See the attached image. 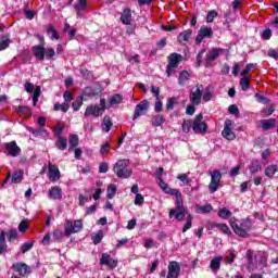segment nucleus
<instances>
[{
  "mask_svg": "<svg viewBox=\"0 0 278 278\" xmlns=\"http://www.w3.org/2000/svg\"><path fill=\"white\" fill-rule=\"evenodd\" d=\"M170 197H176V206L169 211V218H176L178 223L185 220L188 208L184 205V195L179 189H174Z\"/></svg>",
  "mask_w": 278,
  "mask_h": 278,
  "instance_id": "1",
  "label": "nucleus"
},
{
  "mask_svg": "<svg viewBox=\"0 0 278 278\" xmlns=\"http://www.w3.org/2000/svg\"><path fill=\"white\" fill-rule=\"evenodd\" d=\"M229 225L235 231L236 236H239V238H249V231H251L253 227V223L251 222V218H242L239 223L238 219H230Z\"/></svg>",
  "mask_w": 278,
  "mask_h": 278,
  "instance_id": "2",
  "label": "nucleus"
},
{
  "mask_svg": "<svg viewBox=\"0 0 278 278\" xmlns=\"http://www.w3.org/2000/svg\"><path fill=\"white\" fill-rule=\"evenodd\" d=\"M129 167V160H119L113 166V172L119 179H129V176L132 175Z\"/></svg>",
  "mask_w": 278,
  "mask_h": 278,
  "instance_id": "3",
  "label": "nucleus"
},
{
  "mask_svg": "<svg viewBox=\"0 0 278 278\" xmlns=\"http://www.w3.org/2000/svg\"><path fill=\"white\" fill-rule=\"evenodd\" d=\"M81 229H84V223L81 222V219H76L74 222L65 220L64 236L66 238H71L73 233H79Z\"/></svg>",
  "mask_w": 278,
  "mask_h": 278,
  "instance_id": "4",
  "label": "nucleus"
},
{
  "mask_svg": "<svg viewBox=\"0 0 278 278\" xmlns=\"http://www.w3.org/2000/svg\"><path fill=\"white\" fill-rule=\"evenodd\" d=\"M207 123L203 121V113H199L198 115H195L192 122L193 134L203 136L204 134H207Z\"/></svg>",
  "mask_w": 278,
  "mask_h": 278,
  "instance_id": "5",
  "label": "nucleus"
},
{
  "mask_svg": "<svg viewBox=\"0 0 278 278\" xmlns=\"http://www.w3.org/2000/svg\"><path fill=\"white\" fill-rule=\"evenodd\" d=\"M211 175V182L208 185V191L211 194H214V192H217L220 188V179H223V174L218 169H214L213 172H210Z\"/></svg>",
  "mask_w": 278,
  "mask_h": 278,
  "instance_id": "6",
  "label": "nucleus"
},
{
  "mask_svg": "<svg viewBox=\"0 0 278 278\" xmlns=\"http://www.w3.org/2000/svg\"><path fill=\"white\" fill-rule=\"evenodd\" d=\"M220 53H223V48H212L205 55V68H212V66H214L215 60L220 58Z\"/></svg>",
  "mask_w": 278,
  "mask_h": 278,
  "instance_id": "7",
  "label": "nucleus"
},
{
  "mask_svg": "<svg viewBox=\"0 0 278 278\" xmlns=\"http://www.w3.org/2000/svg\"><path fill=\"white\" fill-rule=\"evenodd\" d=\"M201 99H203V85H195L189 93V101L193 105H201Z\"/></svg>",
  "mask_w": 278,
  "mask_h": 278,
  "instance_id": "8",
  "label": "nucleus"
},
{
  "mask_svg": "<svg viewBox=\"0 0 278 278\" xmlns=\"http://www.w3.org/2000/svg\"><path fill=\"white\" fill-rule=\"evenodd\" d=\"M150 103L148 100H142L139 104L136 105L135 112L132 115V121L136 118H140V116H144L147 112H149Z\"/></svg>",
  "mask_w": 278,
  "mask_h": 278,
  "instance_id": "9",
  "label": "nucleus"
},
{
  "mask_svg": "<svg viewBox=\"0 0 278 278\" xmlns=\"http://www.w3.org/2000/svg\"><path fill=\"white\" fill-rule=\"evenodd\" d=\"M213 36H214V30L212 29V27L201 26L195 37V45H201L204 38H212Z\"/></svg>",
  "mask_w": 278,
  "mask_h": 278,
  "instance_id": "10",
  "label": "nucleus"
},
{
  "mask_svg": "<svg viewBox=\"0 0 278 278\" xmlns=\"http://www.w3.org/2000/svg\"><path fill=\"white\" fill-rule=\"evenodd\" d=\"M13 273H17L20 277H27L31 274V268L25 263H15L12 265Z\"/></svg>",
  "mask_w": 278,
  "mask_h": 278,
  "instance_id": "11",
  "label": "nucleus"
},
{
  "mask_svg": "<svg viewBox=\"0 0 278 278\" xmlns=\"http://www.w3.org/2000/svg\"><path fill=\"white\" fill-rule=\"evenodd\" d=\"M223 138L226 140H233L236 138V132H233V125L231 119H226L224 125V130L222 131Z\"/></svg>",
  "mask_w": 278,
  "mask_h": 278,
  "instance_id": "12",
  "label": "nucleus"
},
{
  "mask_svg": "<svg viewBox=\"0 0 278 278\" xmlns=\"http://www.w3.org/2000/svg\"><path fill=\"white\" fill-rule=\"evenodd\" d=\"M60 168L58 165L49 163L48 164V179L52 182L60 181Z\"/></svg>",
  "mask_w": 278,
  "mask_h": 278,
  "instance_id": "13",
  "label": "nucleus"
},
{
  "mask_svg": "<svg viewBox=\"0 0 278 278\" xmlns=\"http://www.w3.org/2000/svg\"><path fill=\"white\" fill-rule=\"evenodd\" d=\"M5 153L11 157H18L21 155V148L16 144V141L5 143Z\"/></svg>",
  "mask_w": 278,
  "mask_h": 278,
  "instance_id": "14",
  "label": "nucleus"
},
{
  "mask_svg": "<svg viewBox=\"0 0 278 278\" xmlns=\"http://www.w3.org/2000/svg\"><path fill=\"white\" fill-rule=\"evenodd\" d=\"M85 116L88 118V116H94V118H99V116H103V111L100 110L99 104H89L86 108Z\"/></svg>",
  "mask_w": 278,
  "mask_h": 278,
  "instance_id": "15",
  "label": "nucleus"
},
{
  "mask_svg": "<svg viewBox=\"0 0 278 278\" xmlns=\"http://www.w3.org/2000/svg\"><path fill=\"white\" fill-rule=\"evenodd\" d=\"M48 198L52 201H62V187L54 186L48 190Z\"/></svg>",
  "mask_w": 278,
  "mask_h": 278,
  "instance_id": "16",
  "label": "nucleus"
},
{
  "mask_svg": "<svg viewBox=\"0 0 278 278\" xmlns=\"http://www.w3.org/2000/svg\"><path fill=\"white\" fill-rule=\"evenodd\" d=\"M100 264L104 266H109V268H116L118 266V261L112 258L110 254H102V257L100 260Z\"/></svg>",
  "mask_w": 278,
  "mask_h": 278,
  "instance_id": "17",
  "label": "nucleus"
},
{
  "mask_svg": "<svg viewBox=\"0 0 278 278\" xmlns=\"http://www.w3.org/2000/svg\"><path fill=\"white\" fill-rule=\"evenodd\" d=\"M33 55L39 62H45V54L47 53V48L43 46H34L33 48Z\"/></svg>",
  "mask_w": 278,
  "mask_h": 278,
  "instance_id": "18",
  "label": "nucleus"
},
{
  "mask_svg": "<svg viewBox=\"0 0 278 278\" xmlns=\"http://www.w3.org/2000/svg\"><path fill=\"white\" fill-rule=\"evenodd\" d=\"M179 273H181V266H179V263L177 261H173L168 265V274L167 277H179Z\"/></svg>",
  "mask_w": 278,
  "mask_h": 278,
  "instance_id": "19",
  "label": "nucleus"
},
{
  "mask_svg": "<svg viewBox=\"0 0 278 278\" xmlns=\"http://www.w3.org/2000/svg\"><path fill=\"white\" fill-rule=\"evenodd\" d=\"M222 262H223V256H215L211 260L210 269L212 270V273H214V275H216V273L220 270Z\"/></svg>",
  "mask_w": 278,
  "mask_h": 278,
  "instance_id": "20",
  "label": "nucleus"
},
{
  "mask_svg": "<svg viewBox=\"0 0 278 278\" xmlns=\"http://www.w3.org/2000/svg\"><path fill=\"white\" fill-rule=\"evenodd\" d=\"M119 21L123 23V25H131V9L125 8L119 17Z\"/></svg>",
  "mask_w": 278,
  "mask_h": 278,
  "instance_id": "21",
  "label": "nucleus"
},
{
  "mask_svg": "<svg viewBox=\"0 0 278 278\" xmlns=\"http://www.w3.org/2000/svg\"><path fill=\"white\" fill-rule=\"evenodd\" d=\"M181 54L179 53H172L168 55V64L169 66H174V68H177L179 66V63L181 62Z\"/></svg>",
  "mask_w": 278,
  "mask_h": 278,
  "instance_id": "22",
  "label": "nucleus"
},
{
  "mask_svg": "<svg viewBox=\"0 0 278 278\" xmlns=\"http://www.w3.org/2000/svg\"><path fill=\"white\" fill-rule=\"evenodd\" d=\"M276 126H277V119H275V118L261 121V127H262V129H264V131H268V129H273Z\"/></svg>",
  "mask_w": 278,
  "mask_h": 278,
  "instance_id": "23",
  "label": "nucleus"
},
{
  "mask_svg": "<svg viewBox=\"0 0 278 278\" xmlns=\"http://www.w3.org/2000/svg\"><path fill=\"white\" fill-rule=\"evenodd\" d=\"M190 36H192V29H187L180 33L177 37V40L180 45H186L188 40H190Z\"/></svg>",
  "mask_w": 278,
  "mask_h": 278,
  "instance_id": "24",
  "label": "nucleus"
},
{
  "mask_svg": "<svg viewBox=\"0 0 278 278\" xmlns=\"http://www.w3.org/2000/svg\"><path fill=\"white\" fill-rule=\"evenodd\" d=\"M195 212L198 214H210V213L214 212V206H212V204H210V203H207L205 205H197Z\"/></svg>",
  "mask_w": 278,
  "mask_h": 278,
  "instance_id": "25",
  "label": "nucleus"
},
{
  "mask_svg": "<svg viewBox=\"0 0 278 278\" xmlns=\"http://www.w3.org/2000/svg\"><path fill=\"white\" fill-rule=\"evenodd\" d=\"M55 147L59 151H66L68 148V139H66V137H59L55 141Z\"/></svg>",
  "mask_w": 278,
  "mask_h": 278,
  "instance_id": "26",
  "label": "nucleus"
},
{
  "mask_svg": "<svg viewBox=\"0 0 278 278\" xmlns=\"http://www.w3.org/2000/svg\"><path fill=\"white\" fill-rule=\"evenodd\" d=\"M88 7V0H77V2L74 4V10L79 15L80 12H84L86 8Z\"/></svg>",
  "mask_w": 278,
  "mask_h": 278,
  "instance_id": "27",
  "label": "nucleus"
},
{
  "mask_svg": "<svg viewBox=\"0 0 278 278\" xmlns=\"http://www.w3.org/2000/svg\"><path fill=\"white\" fill-rule=\"evenodd\" d=\"M84 101H88V98H85L84 96H79L73 103L72 108L74 112H79L81 110V105H84Z\"/></svg>",
  "mask_w": 278,
  "mask_h": 278,
  "instance_id": "28",
  "label": "nucleus"
},
{
  "mask_svg": "<svg viewBox=\"0 0 278 278\" xmlns=\"http://www.w3.org/2000/svg\"><path fill=\"white\" fill-rule=\"evenodd\" d=\"M190 80V73L188 71H181L178 76V84L179 86H186Z\"/></svg>",
  "mask_w": 278,
  "mask_h": 278,
  "instance_id": "29",
  "label": "nucleus"
},
{
  "mask_svg": "<svg viewBox=\"0 0 278 278\" xmlns=\"http://www.w3.org/2000/svg\"><path fill=\"white\" fill-rule=\"evenodd\" d=\"M8 251V243H5V230L0 231V255Z\"/></svg>",
  "mask_w": 278,
  "mask_h": 278,
  "instance_id": "30",
  "label": "nucleus"
},
{
  "mask_svg": "<svg viewBox=\"0 0 278 278\" xmlns=\"http://www.w3.org/2000/svg\"><path fill=\"white\" fill-rule=\"evenodd\" d=\"M121 103H123V96L119 93L113 94L109 101L110 108H114V105H121Z\"/></svg>",
  "mask_w": 278,
  "mask_h": 278,
  "instance_id": "31",
  "label": "nucleus"
},
{
  "mask_svg": "<svg viewBox=\"0 0 278 278\" xmlns=\"http://www.w3.org/2000/svg\"><path fill=\"white\" fill-rule=\"evenodd\" d=\"M156 184L159 185V187L161 188V190H163V192L165 194H172V192L175 190V189L168 187V184H166V181H164V178H162L161 180H156Z\"/></svg>",
  "mask_w": 278,
  "mask_h": 278,
  "instance_id": "32",
  "label": "nucleus"
},
{
  "mask_svg": "<svg viewBox=\"0 0 278 278\" xmlns=\"http://www.w3.org/2000/svg\"><path fill=\"white\" fill-rule=\"evenodd\" d=\"M249 170L251 175H255V173H260V170H262V165L260 164V161L253 160L249 166Z\"/></svg>",
  "mask_w": 278,
  "mask_h": 278,
  "instance_id": "33",
  "label": "nucleus"
},
{
  "mask_svg": "<svg viewBox=\"0 0 278 278\" xmlns=\"http://www.w3.org/2000/svg\"><path fill=\"white\" fill-rule=\"evenodd\" d=\"M47 33L51 34L50 40H60V33L55 30V26H53V24L48 26Z\"/></svg>",
  "mask_w": 278,
  "mask_h": 278,
  "instance_id": "34",
  "label": "nucleus"
},
{
  "mask_svg": "<svg viewBox=\"0 0 278 278\" xmlns=\"http://www.w3.org/2000/svg\"><path fill=\"white\" fill-rule=\"evenodd\" d=\"M275 173H278V165L273 164V165H268L265 168L266 177L273 178V177H275Z\"/></svg>",
  "mask_w": 278,
  "mask_h": 278,
  "instance_id": "35",
  "label": "nucleus"
},
{
  "mask_svg": "<svg viewBox=\"0 0 278 278\" xmlns=\"http://www.w3.org/2000/svg\"><path fill=\"white\" fill-rule=\"evenodd\" d=\"M217 216L223 220H227V218H231V211L227 207H222L218 210Z\"/></svg>",
  "mask_w": 278,
  "mask_h": 278,
  "instance_id": "36",
  "label": "nucleus"
},
{
  "mask_svg": "<svg viewBox=\"0 0 278 278\" xmlns=\"http://www.w3.org/2000/svg\"><path fill=\"white\" fill-rule=\"evenodd\" d=\"M23 170H16L11 176V184H21L23 181Z\"/></svg>",
  "mask_w": 278,
  "mask_h": 278,
  "instance_id": "37",
  "label": "nucleus"
},
{
  "mask_svg": "<svg viewBox=\"0 0 278 278\" xmlns=\"http://www.w3.org/2000/svg\"><path fill=\"white\" fill-rule=\"evenodd\" d=\"M68 140H70L68 151H71V149H76V147H79V136L78 135H70Z\"/></svg>",
  "mask_w": 278,
  "mask_h": 278,
  "instance_id": "38",
  "label": "nucleus"
},
{
  "mask_svg": "<svg viewBox=\"0 0 278 278\" xmlns=\"http://www.w3.org/2000/svg\"><path fill=\"white\" fill-rule=\"evenodd\" d=\"M103 125H104L103 131H105V134H108L114 126V124L112 123V118L108 115H105L103 118Z\"/></svg>",
  "mask_w": 278,
  "mask_h": 278,
  "instance_id": "39",
  "label": "nucleus"
},
{
  "mask_svg": "<svg viewBox=\"0 0 278 278\" xmlns=\"http://www.w3.org/2000/svg\"><path fill=\"white\" fill-rule=\"evenodd\" d=\"M10 35H2V41L0 42V51H5L10 47Z\"/></svg>",
  "mask_w": 278,
  "mask_h": 278,
  "instance_id": "40",
  "label": "nucleus"
},
{
  "mask_svg": "<svg viewBox=\"0 0 278 278\" xmlns=\"http://www.w3.org/2000/svg\"><path fill=\"white\" fill-rule=\"evenodd\" d=\"M239 84L241 86V90H243L244 92H247V90L251 88V79L249 77L241 78Z\"/></svg>",
  "mask_w": 278,
  "mask_h": 278,
  "instance_id": "41",
  "label": "nucleus"
},
{
  "mask_svg": "<svg viewBox=\"0 0 278 278\" xmlns=\"http://www.w3.org/2000/svg\"><path fill=\"white\" fill-rule=\"evenodd\" d=\"M33 91H34V94H33V105H34V108H36V105L38 104V99H40V96L42 94V91L40 89V86H37L35 88V90H33Z\"/></svg>",
  "mask_w": 278,
  "mask_h": 278,
  "instance_id": "42",
  "label": "nucleus"
},
{
  "mask_svg": "<svg viewBox=\"0 0 278 278\" xmlns=\"http://www.w3.org/2000/svg\"><path fill=\"white\" fill-rule=\"evenodd\" d=\"M54 112H68V110H71V105L68 103H55L53 106Z\"/></svg>",
  "mask_w": 278,
  "mask_h": 278,
  "instance_id": "43",
  "label": "nucleus"
},
{
  "mask_svg": "<svg viewBox=\"0 0 278 278\" xmlns=\"http://www.w3.org/2000/svg\"><path fill=\"white\" fill-rule=\"evenodd\" d=\"M80 75H81L83 79H87V80L92 79V77H93L92 72L84 66L80 67Z\"/></svg>",
  "mask_w": 278,
  "mask_h": 278,
  "instance_id": "44",
  "label": "nucleus"
},
{
  "mask_svg": "<svg viewBox=\"0 0 278 278\" xmlns=\"http://www.w3.org/2000/svg\"><path fill=\"white\" fill-rule=\"evenodd\" d=\"M165 122H166V119L164 118L163 115H155L153 117V126L154 127H162V125H164Z\"/></svg>",
  "mask_w": 278,
  "mask_h": 278,
  "instance_id": "45",
  "label": "nucleus"
},
{
  "mask_svg": "<svg viewBox=\"0 0 278 278\" xmlns=\"http://www.w3.org/2000/svg\"><path fill=\"white\" fill-rule=\"evenodd\" d=\"M106 192V198L114 199V197L116 195V185H109Z\"/></svg>",
  "mask_w": 278,
  "mask_h": 278,
  "instance_id": "46",
  "label": "nucleus"
},
{
  "mask_svg": "<svg viewBox=\"0 0 278 278\" xmlns=\"http://www.w3.org/2000/svg\"><path fill=\"white\" fill-rule=\"evenodd\" d=\"M177 98L173 97V98H168L167 102H166V110L170 111V110H175V105H177Z\"/></svg>",
  "mask_w": 278,
  "mask_h": 278,
  "instance_id": "47",
  "label": "nucleus"
},
{
  "mask_svg": "<svg viewBox=\"0 0 278 278\" xmlns=\"http://www.w3.org/2000/svg\"><path fill=\"white\" fill-rule=\"evenodd\" d=\"M7 236L9 242H14V240H18V230L10 229Z\"/></svg>",
  "mask_w": 278,
  "mask_h": 278,
  "instance_id": "48",
  "label": "nucleus"
},
{
  "mask_svg": "<svg viewBox=\"0 0 278 278\" xmlns=\"http://www.w3.org/2000/svg\"><path fill=\"white\" fill-rule=\"evenodd\" d=\"M89 201H92V197H86L84 194H79L78 195V205L80 207H84V205H86L87 203H89Z\"/></svg>",
  "mask_w": 278,
  "mask_h": 278,
  "instance_id": "49",
  "label": "nucleus"
},
{
  "mask_svg": "<svg viewBox=\"0 0 278 278\" xmlns=\"http://www.w3.org/2000/svg\"><path fill=\"white\" fill-rule=\"evenodd\" d=\"M103 232H102V230H99L96 235H93L92 237H91V240H92V242H93V244H101V240H103Z\"/></svg>",
  "mask_w": 278,
  "mask_h": 278,
  "instance_id": "50",
  "label": "nucleus"
},
{
  "mask_svg": "<svg viewBox=\"0 0 278 278\" xmlns=\"http://www.w3.org/2000/svg\"><path fill=\"white\" fill-rule=\"evenodd\" d=\"M192 121L191 119H187L184 121L182 123V132L184 134H190V129L192 128Z\"/></svg>",
  "mask_w": 278,
  "mask_h": 278,
  "instance_id": "51",
  "label": "nucleus"
},
{
  "mask_svg": "<svg viewBox=\"0 0 278 278\" xmlns=\"http://www.w3.org/2000/svg\"><path fill=\"white\" fill-rule=\"evenodd\" d=\"M34 249V241L25 242L21 245V251L23 254L27 253V251H31Z\"/></svg>",
  "mask_w": 278,
  "mask_h": 278,
  "instance_id": "52",
  "label": "nucleus"
},
{
  "mask_svg": "<svg viewBox=\"0 0 278 278\" xmlns=\"http://www.w3.org/2000/svg\"><path fill=\"white\" fill-rule=\"evenodd\" d=\"M218 16V12L216 10L208 11L206 14V23H214V18Z\"/></svg>",
  "mask_w": 278,
  "mask_h": 278,
  "instance_id": "53",
  "label": "nucleus"
},
{
  "mask_svg": "<svg viewBox=\"0 0 278 278\" xmlns=\"http://www.w3.org/2000/svg\"><path fill=\"white\" fill-rule=\"evenodd\" d=\"M254 97H255L256 101L258 103H263V105H266V104L270 103V100L268 98H266V97H264L260 93H255Z\"/></svg>",
  "mask_w": 278,
  "mask_h": 278,
  "instance_id": "54",
  "label": "nucleus"
},
{
  "mask_svg": "<svg viewBox=\"0 0 278 278\" xmlns=\"http://www.w3.org/2000/svg\"><path fill=\"white\" fill-rule=\"evenodd\" d=\"M97 207H99V202H94L93 205L87 207L85 216H91V214H94V212H97Z\"/></svg>",
  "mask_w": 278,
  "mask_h": 278,
  "instance_id": "55",
  "label": "nucleus"
},
{
  "mask_svg": "<svg viewBox=\"0 0 278 278\" xmlns=\"http://www.w3.org/2000/svg\"><path fill=\"white\" fill-rule=\"evenodd\" d=\"M195 105H199V104H193V103H190L187 109H186V114L188 116H194V112H197V108Z\"/></svg>",
  "mask_w": 278,
  "mask_h": 278,
  "instance_id": "56",
  "label": "nucleus"
},
{
  "mask_svg": "<svg viewBox=\"0 0 278 278\" xmlns=\"http://www.w3.org/2000/svg\"><path fill=\"white\" fill-rule=\"evenodd\" d=\"M252 68H255V64H253V63L247 64L245 68L241 72V76L247 77V75H249L251 73Z\"/></svg>",
  "mask_w": 278,
  "mask_h": 278,
  "instance_id": "57",
  "label": "nucleus"
},
{
  "mask_svg": "<svg viewBox=\"0 0 278 278\" xmlns=\"http://www.w3.org/2000/svg\"><path fill=\"white\" fill-rule=\"evenodd\" d=\"M219 229L226 236H232V233H233V232H231V229H229V226H227V224H219Z\"/></svg>",
  "mask_w": 278,
  "mask_h": 278,
  "instance_id": "58",
  "label": "nucleus"
},
{
  "mask_svg": "<svg viewBox=\"0 0 278 278\" xmlns=\"http://www.w3.org/2000/svg\"><path fill=\"white\" fill-rule=\"evenodd\" d=\"M92 92H93L92 87H85V89L83 90V94H80V97L88 99L92 97Z\"/></svg>",
  "mask_w": 278,
  "mask_h": 278,
  "instance_id": "59",
  "label": "nucleus"
},
{
  "mask_svg": "<svg viewBox=\"0 0 278 278\" xmlns=\"http://www.w3.org/2000/svg\"><path fill=\"white\" fill-rule=\"evenodd\" d=\"M144 204V197L141 193H137L135 197V205H143Z\"/></svg>",
  "mask_w": 278,
  "mask_h": 278,
  "instance_id": "60",
  "label": "nucleus"
},
{
  "mask_svg": "<svg viewBox=\"0 0 278 278\" xmlns=\"http://www.w3.org/2000/svg\"><path fill=\"white\" fill-rule=\"evenodd\" d=\"M46 60H53L55 56V50L53 48H49L48 50L46 49L45 53Z\"/></svg>",
  "mask_w": 278,
  "mask_h": 278,
  "instance_id": "61",
  "label": "nucleus"
},
{
  "mask_svg": "<svg viewBox=\"0 0 278 278\" xmlns=\"http://www.w3.org/2000/svg\"><path fill=\"white\" fill-rule=\"evenodd\" d=\"M228 112H229V114H232L233 116H238V114H240V109H238V105L231 104L228 108Z\"/></svg>",
  "mask_w": 278,
  "mask_h": 278,
  "instance_id": "62",
  "label": "nucleus"
},
{
  "mask_svg": "<svg viewBox=\"0 0 278 278\" xmlns=\"http://www.w3.org/2000/svg\"><path fill=\"white\" fill-rule=\"evenodd\" d=\"M53 238L56 242H62V238H64V233H62V231L60 230H54Z\"/></svg>",
  "mask_w": 278,
  "mask_h": 278,
  "instance_id": "63",
  "label": "nucleus"
},
{
  "mask_svg": "<svg viewBox=\"0 0 278 278\" xmlns=\"http://www.w3.org/2000/svg\"><path fill=\"white\" fill-rule=\"evenodd\" d=\"M268 58H273L274 60H278V51L276 49H269L267 52Z\"/></svg>",
  "mask_w": 278,
  "mask_h": 278,
  "instance_id": "64",
  "label": "nucleus"
}]
</instances>
